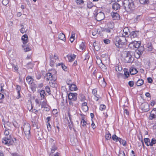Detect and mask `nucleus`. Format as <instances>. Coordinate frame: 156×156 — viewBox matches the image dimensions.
<instances>
[{
  "label": "nucleus",
  "instance_id": "nucleus-1",
  "mask_svg": "<svg viewBox=\"0 0 156 156\" xmlns=\"http://www.w3.org/2000/svg\"><path fill=\"white\" fill-rule=\"evenodd\" d=\"M115 45L119 48L122 47L123 45H126L128 42L124 36H116L114 39Z\"/></svg>",
  "mask_w": 156,
  "mask_h": 156
},
{
  "label": "nucleus",
  "instance_id": "nucleus-2",
  "mask_svg": "<svg viewBox=\"0 0 156 156\" xmlns=\"http://www.w3.org/2000/svg\"><path fill=\"white\" fill-rule=\"evenodd\" d=\"M122 4L125 10L127 12L133 11L135 9V5L132 0H124Z\"/></svg>",
  "mask_w": 156,
  "mask_h": 156
},
{
  "label": "nucleus",
  "instance_id": "nucleus-3",
  "mask_svg": "<svg viewBox=\"0 0 156 156\" xmlns=\"http://www.w3.org/2000/svg\"><path fill=\"white\" fill-rule=\"evenodd\" d=\"M23 128L25 136L28 139L30 136V124L28 123H25L23 125Z\"/></svg>",
  "mask_w": 156,
  "mask_h": 156
},
{
  "label": "nucleus",
  "instance_id": "nucleus-4",
  "mask_svg": "<svg viewBox=\"0 0 156 156\" xmlns=\"http://www.w3.org/2000/svg\"><path fill=\"white\" fill-rule=\"evenodd\" d=\"M80 115L81 116L80 125L82 128H86L87 125L89 124V123L87 120L86 116L83 114H80Z\"/></svg>",
  "mask_w": 156,
  "mask_h": 156
},
{
  "label": "nucleus",
  "instance_id": "nucleus-5",
  "mask_svg": "<svg viewBox=\"0 0 156 156\" xmlns=\"http://www.w3.org/2000/svg\"><path fill=\"white\" fill-rule=\"evenodd\" d=\"M2 143L8 146L14 143L13 140L11 135H9V136L5 137L2 139Z\"/></svg>",
  "mask_w": 156,
  "mask_h": 156
},
{
  "label": "nucleus",
  "instance_id": "nucleus-6",
  "mask_svg": "<svg viewBox=\"0 0 156 156\" xmlns=\"http://www.w3.org/2000/svg\"><path fill=\"white\" fill-rule=\"evenodd\" d=\"M141 45V42L140 41H134L131 42L129 44V47L131 49L136 50Z\"/></svg>",
  "mask_w": 156,
  "mask_h": 156
},
{
  "label": "nucleus",
  "instance_id": "nucleus-7",
  "mask_svg": "<svg viewBox=\"0 0 156 156\" xmlns=\"http://www.w3.org/2000/svg\"><path fill=\"white\" fill-rule=\"evenodd\" d=\"M35 102L36 103L35 106V107H34L33 109V112L34 113L37 114L38 113V112L40 109L38 108L40 107L41 103H40L39 99L37 98H36L35 100Z\"/></svg>",
  "mask_w": 156,
  "mask_h": 156
},
{
  "label": "nucleus",
  "instance_id": "nucleus-8",
  "mask_svg": "<svg viewBox=\"0 0 156 156\" xmlns=\"http://www.w3.org/2000/svg\"><path fill=\"white\" fill-rule=\"evenodd\" d=\"M50 65L53 67L55 64L56 60L58 59V57L55 54L52 55L50 58Z\"/></svg>",
  "mask_w": 156,
  "mask_h": 156
},
{
  "label": "nucleus",
  "instance_id": "nucleus-9",
  "mask_svg": "<svg viewBox=\"0 0 156 156\" xmlns=\"http://www.w3.org/2000/svg\"><path fill=\"white\" fill-rule=\"evenodd\" d=\"M77 94L76 93H70L68 94V99L73 101H76L77 99Z\"/></svg>",
  "mask_w": 156,
  "mask_h": 156
},
{
  "label": "nucleus",
  "instance_id": "nucleus-10",
  "mask_svg": "<svg viewBox=\"0 0 156 156\" xmlns=\"http://www.w3.org/2000/svg\"><path fill=\"white\" fill-rule=\"evenodd\" d=\"M125 60L126 63H132L133 60V58L129 51L127 52L125 58Z\"/></svg>",
  "mask_w": 156,
  "mask_h": 156
},
{
  "label": "nucleus",
  "instance_id": "nucleus-11",
  "mask_svg": "<svg viewBox=\"0 0 156 156\" xmlns=\"http://www.w3.org/2000/svg\"><path fill=\"white\" fill-rule=\"evenodd\" d=\"M105 18V15L104 13L100 12L98 13L96 16V19L98 21H100L103 20Z\"/></svg>",
  "mask_w": 156,
  "mask_h": 156
},
{
  "label": "nucleus",
  "instance_id": "nucleus-12",
  "mask_svg": "<svg viewBox=\"0 0 156 156\" xmlns=\"http://www.w3.org/2000/svg\"><path fill=\"white\" fill-rule=\"evenodd\" d=\"M156 118V108H154L151 111L148 117L149 120H152Z\"/></svg>",
  "mask_w": 156,
  "mask_h": 156
},
{
  "label": "nucleus",
  "instance_id": "nucleus-13",
  "mask_svg": "<svg viewBox=\"0 0 156 156\" xmlns=\"http://www.w3.org/2000/svg\"><path fill=\"white\" fill-rule=\"evenodd\" d=\"M140 108L142 111L144 112H147L149 110V105L147 103H142Z\"/></svg>",
  "mask_w": 156,
  "mask_h": 156
},
{
  "label": "nucleus",
  "instance_id": "nucleus-14",
  "mask_svg": "<svg viewBox=\"0 0 156 156\" xmlns=\"http://www.w3.org/2000/svg\"><path fill=\"white\" fill-rule=\"evenodd\" d=\"M103 31V30H101L99 29H93L92 31V35L94 36L96 35L98 33L101 36L103 34L102 33V32Z\"/></svg>",
  "mask_w": 156,
  "mask_h": 156
},
{
  "label": "nucleus",
  "instance_id": "nucleus-15",
  "mask_svg": "<svg viewBox=\"0 0 156 156\" xmlns=\"http://www.w3.org/2000/svg\"><path fill=\"white\" fill-rule=\"evenodd\" d=\"M27 107L30 112H33V109L32 104L31 101L30 99L28 100L27 104Z\"/></svg>",
  "mask_w": 156,
  "mask_h": 156
},
{
  "label": "nucleus",
  "instance_id": "nucleus-16",
  "mask_svg": "<svg viewBox=\"0 0 156 156\" xmlns=\"http://www.w3.org/2000/svg\"><path fill=\"white\" fill-rule=\"evenodd\" d=\"M67 84L69 85V88L70 90L71 91H74L77 90V88L76 85L73 84H70L68 83H67Z\"/></svg>",
  "mask_w": 156,
  "mask_h": 156
},
{
  "label": "nucleus",
  "instance_id": "nucleus-17",
  "mask_svg": "<svg viewBox=\"0 0 156 156\" xmlns=\"http://www.w3.org/2000/svg\"><path fill=\"white\" fill-rule=\"evenodd\" d=\"M46 78V80H53V81H55V79H54V76H53L51 73L48 72L47 73L46 76H45Z\"/></svg>",
  "mask_w": 156,
  "mask_h": 156
},
{
  "label": "nucleus",
  "instance_id": "nucleus-18",
  "mask_svg": "<svg viewBox=\"0 0 156 156\" xmlns=\"http://www.w3.org/2000/svg\"><path fill=\"white\" fill-rule=\"evenodd\" d=\"M21 40L23 44H25L28 42V36L25 34L23 35L21 37Z\"/></svg>",
  "mask_w": 156,
  "mask_h": 156
},
{
  "label": "nucleus",
  "instance_id": "nucleus-19",
  "mask_svg": "<svg viewBox=\"0 0 156 156\" xmlns=\"http://www.w3.org/2000/svg\"><path fill=\"white\" fill-rule=\"evenodd\" d=\"M81 109L84 112H86L88 110V107L87 102H84L82 103Z\"/></svg>",
  "mask_w": 156,
  "mask_h": 156
},
{
  "label": "nucleus",
  "instance_id": "nucleus-20",
  "mask_svg": "<svg viewBox=\"0 0 156 156\" xmlns=\"http://www.w3.org/2000/svg\"><path fill=\"white\" fill-rule=\"evenodd\" d=\"M66 56L68 58V61L69 62H72L75 60L76 56L73 54H71L67 55Z\"/></svg>",
  "mask_w": 156,
  "mask_h": 156
},
{
  "label": "nucleus",
  "instance_id": "nucleus-21",
  "mask_svg": "<svg viewBox=\"0 0 156 156\" xmlns=\"http://www.w3.org/2000/svg\"><path fill=\"white\" fill-rule=\"evenodd\" d=\"M9 123H5L4 125V127L5 128V130L4 132V134L5 136H8L9 134V129L7 128V126L9 125Z\"/></svg>",
  "mask_w": 156,
  "mask_h": 156
},
{
  "label": "nucleus",
  "instance_id": "nucleus-22",
  "mask_svg": "<svg viewBox=\"0 0 156 156\" xmlns=\"http://www.w3.org/2000/svg\"><path fill=\"white\" fill-rule=\"evenodd\" d=\"M111 15L113 20H119L120 19V16L117 12H112Z\"/></svg>",
  "mask_w": 156,
  "mask_h": 156
},
{
  "label": "nucleus",
  "instance_id": "nucleus-23",
  "mask_svg": "<svg viewBox=\"0 0 156 156\" xmlns=\"http://www.w3.org/2000/svg\"><path fill=\"white\" fill-rule=\"evenodd\" d=\"M47 122H46V125L47 126V129L48 131H50L51 130V126L50 124V121L51 117H48L47 118Z\"/></svg>",
  "mask_w": 156,
  "mask_h": 156
},
{
  "label": "nucleus",
  "instance_id": "nucleus-24",
  "mask_svg": "<svg viewBox=\"0 0 156 156\" xmlns=\"http://www.w3.org/2000/svg\"><path fill=\"white\" fill-rule=\"evenodd\" d=\"M39 92L40 95L41 100H43L45 98V96L46 95V94L45 93L44 90H41L39 91Z\"/></svg>",
  "mask_w": 156,
  "mask_h": 156
},
{
  "label": "nucleus",
  "instance_id": "nucleus-25",
  "mask_svg": "<svg viewBox=\"0 0 156 156\" xmlns=\"http://www.w3.org/2000/svg\"><path fill=\"white\" fill-rule=\"evenodd\" d=\"M40 103H41V107H44L48 105L47 101L46 98L44 99L43 100H41V99L39 100Z\"/></svg>",
  "mask_w": 156,
  "mask_h": 156
},
{
  "label": "nucleus",
  "instance_id": "nucleus-26",
  "mask_svg": "<svg viewBox=\"0 0 156 156\" xmlns=\"http://www.w3.org/2000/svg\"><path fill=\"white\" fill-rule=\"evenodd\" d=\"M26 80L27 82L28 83L29 85L32 84V83L34 82V80L32 77L29 76H28L27 77Z\"/></svg>",
  "mask_w": 156,
  "mask_h": 156
},
{
  "label": "nucleus",
  "instance_id": "nucleus-27",
  "mask_svg": "<svg viewBox=\"0 0 156 156\" xmlns=\"http://www.w3.org/2000/svg\"><path fill=\"white\" fill-rule=\"evenodd\" d=\"M129 72L131 75H135L137 73V69L133 67H131L129 69Z\"/></svg>",
  "mask_w": 156,
  "mask_h": 156
},
{
  "label": "nucleus",
  "instance_id": "nucleus-28",
  "mask_svg": "<svg viewBox=\"0 0 156 156\" xmlns=\"http://www.w3.org/2000/svg\"><path fill=\"white\" fill-rule=\"evenodd\" d=\"M136 49L137 50L136 51L137 54L139 55H142L144 51V48L140 46L139 48H136Z\"/></svg>",
  "mask_w": 156,
  "mask_h": 156
},
{
  "label": "nucleus",
  "instance_id": "nucleus-29",
  "mask_svg": "<svg viewBox=\"0 0 156 156\" xmlns=\"http://www.w3.org/2000/svg\"><path fill=\"white\" fill-rule=\"evenodd\" d=\"M16 90L17 91L18 96L16 97V98L19 99L21 97L20 95V91L21 90V87L20 86L17 85L16 88Z\"/></svg>",
  "mask_w": 156,
  "mask_h": 156
},
{
  "label": "nucleus",
  "instance_id": "nucleus-30",
  "mask_svg": "<svg viewBox=\"0 0 156 156\" xmlns=\"http://www.w3.org/2000/svg\"><path fill=\"white\" fill-rule=\"evenodd\" d=\"M58 38L60 39L65 41L66 38L65 34L63 33H61L58 34Z\"/></svg>",
  "mask_w": 156,
  "mask_h": 156
},
{
  "label": "nucleus",
  "instance_id": "nucleus-31",
  "mask_svg": "<svg viewBox=\"0 0 156 156\" xmlns=\"http://www.w3.org/2000/svg\"><path fill=\"white\" fill-rule=\"evenodd\" d=\"M138 32L137 31H134L132 32L130 34V37L131 38H134L138 36Z\"/></svg>",
  "mask_w": 156,
  "mask_h": 156
},
{
  "label": "nucleus",
  "instance_id": "nucleus-32",
  "mask_svg": "<svg viewBox=\"0 0 156 156\" xmlns=\"http://www.w3.org/2000/svg\"><path fill=\"white\" fill-rule=\"evenodd\" d=\"M30 88L34 92L36 91L37 85L34 83V82L32 83V84H30Z\"/></svg>",
  "mask_w": 156,
  "mask_h": 156
},
{
  "label": "nucleus",
  "instance_id": "nucleus-33",
  "mask_svg": "<svg viewBox=\"0 0 156 156\" xmlns=\"http://www.w3.org/2000/svg\"><path fill=\"white\" fill-rule=\"evenodd\" d=\"M101 87H105L106 85V83L105 81V78H103L102 79L100 80V82H99Z\"/></svg>",
  "mask_w": 156,
  "mask_h": 156
},
{
  "label": "nucleus",
  "instance_id": "nucleus-34",
  "mask_svg": "<svg viewBox=\"0 0 156 156\" xmlns=\"http://www.w3.org/2000/svg\"><path fill=\"white\" fill-rule=\"evenodd\" d=\"M120 8V5L117 3H115L112 5V9L116 10Z\"/></svg>",
  "mask_w": 156,
  "mask_h": 156
},
{
  "label": "nucleus",
  "instance_id": "nucleus-35",
  "mask_svg": "<svg viewBox=\"0 0 156 156\" xmlns=\"http://www.w3.org/2000/svg\"><path fill=\"white\" fill-rule=\"evenodd\" d=\"M112 138L113 140L115 142L118 141H121V138L118 137L115 134H114L112 135Z\"/></svg>",
  "mask_w": 156,
  "mask_h": 156
},
{
  "label": "nucleus",
  "instance_id": "nucleus-36",
  "mask_svg": "<svg viewBox=\"0 0 156 156\" xmlns=\"http://www.w3.org/2000/svg\"><path fill=\"white\" fill-rule=\"evenodd\" d=\"M144 81L143 79H139L136 82V84L138 86H140L144 84Z\"/></svg>",
  "mask_w": 156,
  "mask_h": 156
},
{
  "label": "nucleus",
  "instance_id": "nucleus-37",
  "mask_svg": "<svg viewBox=\"0 0 156 156\" xmlns=\"http://www.w3.org/2000/svg\"><path fill=\"white\" fill-rule=\"evenodd\" d=\"M85 46L84 43L82 42L79 45V48L82 51H84L85 49Z\"/></svg>",
  "mask_w": 156,
  "mask_h": 156
},
{
  "label": "nucleus",
  "instance_id": "nucleus-38",
  "mask_svg": "<svg viewBox=\"0 0 156 156\" xmlns=\"http://www.w3.org/2000/svg\"><path fill=\"white\" fill-rule=\"evenodd\" d=\"M75 34L74 32H72L69 39V40L71 43L73 42L75 40Z\"/></svg>",
  "mask_w": 156,
  "mask_h": 156
},
{
  "label": "nucleus",
  "instance_id": "nucleus-39",
  "mask_svg": "<svg viewBox=\"0 0 156 156\" xmlns=\"http://www.w3.org/2000/svg\"><path fill=\"white\" fill-rule=\"evenodd\" d=\"M105 139L107 140H109L111 138V134L109 132L106 133L105 135Z\"/></svg>",
  "mask_w": 156,
  "mask_h": 156
},
{
  "label": "nucleus",
  "instance_id": "nucleus-40",
  "mask_svg": "<svg viewBox=\"0 0 156 156\" xmlns=\"http://www.w3.org/2000/svg\"><path fill=\"white\" fill-rule=\"evenodd\" d=\"M144 142L147 146H150L149 144L150 143V140L149 138H145L144 139Z\"/></svg>",
  "mask_w": 156,
  "mask_h": 156
},
{
  "label": "nucleus",
  "instance_id": "nucleus-41",
  "mask_svg": "<svg viewBox=\"0 0 156 156\" xmlns=\"http://www.w3.org/2000/svg\"><path fill=\"white\" fill-rule=\"evenodd\" d=\"M139 2L141 4L146 5L149 3V0H139Z\"/></svg>",
  "mask_w": 156,
  "mask_h": 156
},
{
  "label": "nucleus",
  "instance_id": "nucleus-42",
  "mask_svg": "<svg viewBox=\"0 0 156 156\" xmlns=\"http://www.w3.org/2000/svg\"><path fill=\"white\" fill-rule=\"evenodd\" d=\"M94 6V4L92 2L90 1H88L87 2V7L88 8L91 9Z\"/></svg>",
  "mask_w": 156,
  "mask_h": 156
},
{
  "label": "nucleus",
  "instance_id": "nucleus-43",
  "mask_svg": "<svg viewBox=\"0 0 156 156\" xmlns=\"http://www.w3.org/2000/svg\"><path fill=\"white\" fill-rule=\"evenodd\" d=\"M75 2L78 5H82L84 3L83 0H75Z\"/></svg>",
  "mask_w": 156,
  "mask_h": 156
},
{
  "label": "nucleus",
  "instance_id": "nucleus-44",
  "mask_svg": "<svg viewBox=\"0 0 156 156\" xmlns=\"http://www.w3.org/2000/svg\"><path fill=\"white\" fill-rule=\"evenodd\" d=\"M156 143V140L154 138H153L151 140V141L150 142V144H149L150 146H152L153 145Z\"/></svg>",
  "mask_w": 156,
  "mask_h": 156
},
{
  "label": "nucleus",
  "instance_id": "nucleus-45",
  "mask_svg": "<svg viewBox=\"0 0 156 156\" xmlns=\"http://www.w3.org/2000/svg\"><path fill=\"white\" fill-rule=\"evenodd\" d=\"M106 108V106L103 104L101 105L99 107V109L100 110L102 111L105 110Z\"/></svg>",
  "mask_w": 156,
  "mask_h": 156
},
{
  "label": "nucleus",
  "instance_id": "nucleus-46",
  "mask_svg": "<svg viewBox=\"0 0 156 156\" xmlns=\"http://www.w3.org/2000/svg\"><path fill=\"white\" fill-rule=\"evenodd\" d=\"M49 73H51V75L54 76L57 73V71L55 69H51V70H49Z\"/></svg>",
  "mask_w": 156,
  "mask_h": 156
},
{
  "label": "nucleus",
  "instance_id": "nucleus-47",
  "mask_svg": "<svg viewBox=\"0 0 156 156\" xmlns=\"http://www.w3.org/2000/svg\"><path fill=\"white\" fill-rule=\"evenodd\" d=\"M42 108H44V111H46V112H48L50 110V108H51L50 106H49V105H46V106H44V107H41Z\"/></svg>",
  "mask_w": 156,
  "mask_h": 156
},
{
  "label": "nucleus",
  "instance_id": "nucleus-48",
  "mask_svg": "<svg viewBox=\"0 0 156 156\" xmlns=\"http://www.w3.org/2000/svg\"><path fill=\"white\" fill-rule=\"evenodd\" d=\"M123 109V112L124 115L126 114L127 115H128L129 114V112L128 109H127L126 108L125 106L124 107Z\"/></svg>",
  "mask_w": 156,
  "mask_h": 156
},
{
  "label": "nucleus",
  "instance_id": "nucleus-49",
  "mask_svg": "<svg viewBox=\"0 0 156 156\" xmlns=\"http://www.w3.org/2000/svg\"><path fill=\"white\" fill-rule=\"evenodd\" d=\"M57 149V147L55 145H54L51 147V153H54L55 151Z\"/></svg>",
  "mask_w": 156,
  "mask_h": 156
},
{
  "label": "nucleus",
  "instance_id": "nucleus-50",
  "mask_svg": "<svg viewBox=\"0 0 156 156\" xmlns=\"http://www.w3.org/2000/svg\"><path fill=\"white\" fill-rule=\"evenodd\" d=\"M12 67L13 68L14 70L16 72H17L19 69V67L17 65H15L13 64L12 65Z\"/></svg>",
  "mask_w": 156,
  "mask_h": 156
},
{
  "label": "nucleus",
  "instance_id": "nucleus-51",
  "mask_svg": "<svg viewBox=\"0 0 156 156\" xmlns=\"http://www.w3.org/2000/svg\"><path fill=\"white\" fill-rule=\"evenodd\" d=\"M100 67L102 70L104 71H105L107 70V67L106 66L103 64L101 63Z\"/></svg>",
  "mask_w": 156,
  "mask_h": 156
},
{
  "label": "nucleus",
  "instance_id": "nucleus-52",
  "mask_svg": "<svg viewBox=\"0 0 156 156\" xmlns=\"http://www.w3.org/2000/svg\"><path fill=\"white\" fill-rule=\"evenodd\" d=\"M46 92L48 93L49 94H50L51 90L50 87L48 86H46L45 88Z\"/></svg>",
  "mask_w": 156,
  "mask_h": 156
},
{
  "label": "nucleus",
  "instance_id": "nucleus-53",
  "mask_svg": "<svg viewBox=\"0 0 156 156\" xmlns=\"http://www.w3.org/2000/svg\"><path fill=\"white\" fill-rule=\"evenodd\" d=\"M58 65L61 66L62 69L64 70H65L67 69V67L63 63H59Z\"/></svg>",
  "mask_w": 156,
  "mask_h": 156
},
{
  "label": "nucleus",
  "instance_id": "nucleus-54",
  "mask_svg": "<svg viewBox=\"0 0 156 156\" xmlns=\"http://www.w3.org/2000/svg\"><path fill=\"white\" fill-rule=\"evenodd\" d=\"M98 90L97 88L93 89L92 90V93L94 95H97Z\"/></svg>",
  "mask_w": 156,
  "mask_h": 156
},
{
  "label": "nucleus",
  "instance_id": "nucleus-55",
  "mask_svg": "<svg viewBox=\"0 0 156 156\" xmlns=\"http://www.w3.org/2000/svg\"><path fill=\"white\" fill-rule=\"evenodd\" d=\"M86 100V97L83 95H82L81 96V98L80 99V101L81 102H84Z\"/></svg>",
  "mask_w": 156,
  "mask_h": 156
},
{
  "label": "nucleus",
  "instance_id": "nucleus-56",
  "mask_svg": "<svg viewBox=\"0 0 156 156\" xmlns=\"http://www.w3.org/2000/svg\"><path fill=\"white\" fill-rule=\"evenodd\" d=\"M9 1L8 0H2V3L3 5L6 6L9 4Z\"/></svg>",
  "mask_w": 156,
  "mask_h": 156
},
{
  "label": "nucleus",
  "instance_id": "nucleus-57",
  "mask_svg": "<svg viewBox=\"0 0 156 156\" xmlns=\"http://www.w3.org/2000/svg\"><path fill=\"white\" fill-rule=\"evenodd\" d=\"M94 99L96 101H98L101 98V97L98 95L97 94V95H94Z\"/></svg>",
  "mask_w": 156,
  "mask_h": 156
},
{
  "label": "nucleus",
  "instance_id": "nucleus-58",
  "mask_svg": "<svg viewBox=\"0 0 156 156\" xmlns=\"http://www.w3.org/2000/svg\"><path fill=\"white\" fill-rule=\"evenodd\" d=\"M138 138L141 141L143 145H144V142L142 140V134H139L138 136Z\"/></svg>",
  "mask_w": 156,
  "mask_h": 156
},
{
  "label": "nucleus",
  "instance_id": "nucleus-59",
  "mask_svg": "<svg viewBox=\"0 0 156 156\" xmlns=\"http://www.w3.org/2000/svg\"><path fill=\"white\" fill-rule=\"evenodd\" d=\"M22 47L24 48V51L25 52H27L30 51L31 49L29 47H27L26 48H24V46L23 45L22 46Z\"/></svg>",
  "mask_w": 156,
  "mask_h": 156
},
{
  "label": "nucleus",
  "instance_id": "nucleus-60",
  "mask_svg": "<svg viewBox=\"0 0 156 156\" xmlns=\"http://www.w3.org/2000/svg\"><path fill=\"white\" fill-rule=\"evenodd\" d=\"M134 82L133 81H129L128 82V84L131 87H133L134 85Z\"/></svg>",
  "mask_w": 156,
  "mask_h": 156
},
{
  "label": "nucleus",
  "instance_id": "nucleus-61",
  "mask_svg": "<svg viewBox=\"0 0 156 156\" xmlns=\"http://www.w3.org/2000/svg\"><path fill=\"white\" fill-rule=\"evenodd\" d=\"M120 143H122V145L124 146H126V141L123 140H122L121 139V141H119Z\"/></svg>",
  "mask_w": 156,
  "mask_h": 156
},
{
  "label": "nucleus",
  "instance_id": "nucleus-62",
  "mask_svg": "<svg viewBox=\"0 0 156 156\" xmlns=\"http://www.w3.org/2000/svg\"><path fill=\"white\" fill-rule=\"evenodd\" d=\"M104 42L105 44H109L110 43V41L108 39H105L103 41Z\"/></svg>",
  "mask_w": 156,
  "mask_h": 156
},
{
  "label": "nucleus",
  "instance_id": "nucleus-63",
  "mask_svg": "<svg viewBox=\"0 0 156 156\" xmlns=\"http://www.w3.org/2000/svg\"><path fill=\"white\" fill-rule=\"evenodd\" d=\"M58 113V111L57 109H54L52 110V113L54 115H56Z\"/></svg>",
  "mask_w": 156,
  "mask_h": 156
},
{
  "label": "nucleus",
  "instance_id": "nucleus-64",
  "mask_svg": "<svg viewBox=\"0 0 156 156\" xmlns=\"http://www.w3.org/2000/svg\"><path fill=\"white\" fill-rule=\"evenodd\" d=\"M26 31V30H25V29L24 27H23L20 29V32L22 34H23L25 33Z\"/></svg>",
  "mask_w": 156,
  "mask_h": 156
}]
</instances>
